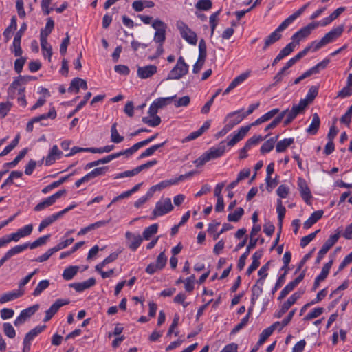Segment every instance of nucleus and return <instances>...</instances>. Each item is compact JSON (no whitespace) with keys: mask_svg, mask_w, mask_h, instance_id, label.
<instances>
[{"mask_svg":"<svg viewBox=\"0 0 352 352\" xmlns=\"http://www.w3.org/2000/svg\"><path fill=\"white\" fill-rule=\"evenodd\" d=\"M344 31V25H341L336 28L332 29L327 32L320 41H314L309 45L307 46L304 50L298 52L293 58L297 63L300 59L304 57L309 51L316 52L325 45L333 42L339 37Z\"/></svg>","mask_w":352,"mask_h":352,"instance_id":"nucleus-1","label":"nucleus"},{"mask_svg":"<svg viewBox=\"0 0 352 352\" xmlns=\"http://www.w3.org/2000/svg\"><path fill=\"white\" fill-rule=\"evenodd\" d=\"M265 121L263 118V116L260 117L257 120H256L254 122L251 124V125H248L245 126H242L240 129L236 132H233L231 135H230L227 138L230 139L228 142V146H233L236 143L242 140L244 137L246 135L248 132L250 131L251 126H257L259 125Z\"/></svg>","mask_w":352,"mask_h":352,"instance_id":"nucleus-2","label":"nucleus"},{"mask_svg":"<svg viewBox=\"0 0 352 352\" xmlns=\"http://www.w3.org/2000/svg\"><path fill=\"white\" fill-rule=\"evenodd\" d=\"M265 121L263 118V116L260 117L257 120H256L254 122L251 124V125H248L245 126H242L240 129L236 132H233L231 135H230L227 138L230 139L228 142V146H233L236 143L242 140L244 137L246 135L248 132L250 131L251 126H257L259 125Z\"/></svg>","mask_w":352,"mask_h":352,"instance_id":"nucleus-3","label":"nucleus"},{"mask_svg":"<svg viewBox=\"0 0 352 352\" xmlns=\"http://www.w3.org/2000/svg\"><path fill=\"white\" fill-rule=\"evenodd\" d=\"M189 66L186 63L184 58L180 56L175 66L168 73L167 79L179 80L188 72Z\"/></svg>","mask_w":352,"mask_h":352,"instance_id":"nucleus-4","label":"nucleus"},{"mask_svg":"<svg viewBox=\"0 0 352 352\" xmlns=\"http://www.w3.org/2000/svg\"><path fill=\"white\" fill-rule=\"evenodd\" d=\"M288 26L289 25L283 21L274 32L265 38L263 50H267L271 45L278 41L282 38V32L287 29Z\"/></svg>","mask_w":352,"mask_h":352,"instance_id":"nucleus-5","label":"nucleus"},{"mask_svg":"<svg viewBox=\"0 0 352 352\" xmlns=\"http://www.w3.org/2000/svg\"><path fill=\"white\" fill-rule=\"evenodd\" d=\"M317 23H309L307 25L300 28L298 31L294 33L291 39L292 42L289 43H294V47L299 45L300 41L308 37L311 32L317 28Z\"/></svg>","mask_w":352,"mask_h":352,"instance_id":"nucleus-6","label":"nucleus"},{"mask_svg":"<svg viewBox=\"0 0 352 352\" xmlns=\"http://www.w3.org/2000/svg\"><path fill=\"white\" fill-rule=\"evenodd\" d=\"M176 25L184 39L191 45H196L197 36L195 32L191 30L183 21H177Z\"/></svg>","mask_w":352,"mask_h":352,"instance_id":"nucleus-7","label":"nucleus"},{"mask_svg":"<svg viewBox=\"0 0 352 352\" xmlns=\"http://www.w3.org/2000/svg\"><path fill=\"white\" fill-rule=\"evenodd\" d=\"M173 209V206L170 198L162 199L156 203L155 208L152 213L153 215V219L159 216H163L172 211Z\"/></svg>","mask_w":352,"mask_h":352,"instance_id":"nucleus-8","label":"nucleus"},{"mask_svg":"<svg viewBox=\"0 0 352 352\" xmlns=\"http://www.w3.org/2000/svg\"><path fill=\"white\" fill-rule=\"evenodd\" d=\"M340 236V231L338 230L336 234L331 235L322 245L318 253L316 263H320L327 252L337 243Z\"/></svg>","mask_w":352,"mask_h":352,"instance_id":"nucleus-9","label":"nucleus"},{"mask_svg":"<svg viewBox=\"0 0 352 352\" xmlns=\"http://www.w3.org/2000/svg\"><path fill=\"white\" fill-rule=\"evenodd\" d=\"M152 27L155 30L154 41L159 44H163L166 39V24L157 19L154 20Z\"/></svg>","mask_w":352,"mask_h":352,"instance_id":"nucleus-10","label":"nucleus"},{"mask_svg":"<svg viewBox=\"0 0 352 352\" xmlns=\"http://www.w3.org/2000/svg\"><path fill=\"white\" fill-rule=\"evenodd\" d=\"M158 109H159L157 107L155 104H154L153 102L149 107L148 112V115L153 118H150L148 117H143L142 120V122L152 127H155L160 125L161 123V118L160 116H157Z\"/></svg>","mask_w":352,"mask_h":352,"instance_id":"nucleus-11","label":"nucleus"},{"mask_svg":"<svg viewBox=\"0 0 352 352\" xmlns=\"http://www.w3.org/2000/svg\"><path fill=\"white\" fill-rule=\"evenodd\" d=\"M304 294V291H298L294 293L287 300L285 301L280 310L276 314L277 318H280L285 314L289 309L299 299L301 296Z\"/></svg>","mask_w":352,"mask_h":352,"instance_id":"nucleus-12","label":"nucleus"},{"mask_svg":"<svg viewBox=\"0 0 352 352\" xmlns=\"http://www.w3.org/2000/svg\"><path fill=\"white\" fill-rule=\"evenodd\" d=\"M39 305L38 304L34 305L27 309L22 310L19 316L16 318L14 323L15 326H19L23 324L29 318L35 314L38 309Z\"/></svg>","mask_w":352,"mask_h":352,"instance_id":"nucleus-13","label":"nucleus"},{"mask_svg":"<svg viewBox=\"0 0 352 352\" xmlns=\"http://www.w3.org/2000/svg\"><path fill=\"white\" fill-rule=\"evenodd\" d=\"M69 303V300L66 299H57L51 307L45 311V316L43 319L44 322L49 321L59 310V309Z\"/></svg>","mask_w":352,"mask_h":352,"instance_id":"nucleus-14","label":"nucleus"},{"mask_svg":"<svg viewBox=\"0 0 352 352\" xmlns=\"http://www.w3.org/2000/svg\"><path fill=\"white\" fill-rule=\"evenodd\" d=\"M298 188L302 199L309 205L311 204L310 199L312 198L311 190L305 179L299 177L298 179Z\"/></svg>","mask_w":352,"mask_h":352,"instance_id":"nucleus-15","label":"nucleus"},{"mask_svg":"<svg viewBox=\"0 0 352 352\" xmlns=\"http://www.w3.org/2000/svg\"><path fill=\"white\" fill-rule=\"evenodd\" d=\"M125 237L127 241V245L132 251H135L143 241V238L140 234H135L131 232H126Z\"/></svg>","mask_w":352,"mask_h":352,"instance_id":"nucleus-16","label":"nucleus"},{"mask_svg":"<svg viewBox=\"0 0 352 352\" xmlns=\"http://www.w3.org/2000/svg\"><path fill=\"white\" fill-rule=\"evenodd\" d=\"M228 146V144H227ZM226 144L224 141L221 142L217 146L210 148L206 153L210 161L221 157L226 152Z\"/></svg>","mask_w":352,"mask_h":352,"instance_id":"nucleus-17","label":"nucleus"},{"mask_svg":"<svg viewBox=\"0 0 352 352\" xmlns=\"http://www.w3.org/2000/svg\"><path fill=\"white\" fill-rule=\"evenodd\" d=\"M242 110L236 111L230 113L226 118V122H228L226 125L232 130L236 125L239 124L245 118L244 116L240 114Z\"/></svg>","mask_w":352,"mask_h":352,"instance_id":"nucleus-18","label":"nucleus"},{"mask_svg":"<svg viewBox=\"0 0 352 352\" xmlns=\"http://www.w3.org/2000/svg\"><path fill=\"white\" fill-rule=\"evenodd\" d=\"M23 85L19 80L18 77L11 83L10 85L8 93L9 96L12 99L14 98L15 95H21L25 92V87L23 86Z\"/></svg>","mask_w":352,"mask_h":352,"instance_id":"nucleus-19","label":"nucleus"},{"mask_svg":"<svg viewBox=\"0 0 352 352\" xmlns=\"http://www.w3.org/2000/svg\"><path fill=\"white\" fill-rule=\"evenodd\" d=\"M157 72V67L154 65H149L144 67H138L137 74L141 79H146L151 77Z\"/></svg>","mask_w":352,"mask_h":352,"instance_id":"nucleus-20","label":"nucleus"},{"mask_svg":"<svg viewBox=\"0 0 352 352\" xmlns=\"http://www.w3.org/2000/svg\"><path fill=\"white\" fill-rule=\"evenodd\" d=\"M24 294V289L10 291L0 295V303L3 304L21 297Z\"/></svg>","mask_w":352,"mask_h":352,"instance_id":"nucleus-21","label":"nucleus"},{"mask_svg":"<svg viewBox=\"0 0 352 352\" xmlns=\"http://www.w3.org/2000/svg\"><path fill=\"white\" fill-rule=\"evenodd\" d=\"M80 88H82L84 90L87 89L88 87L87 81L78 77L74 78L70 83V86L68 88V91L70 93L78 94L79 92Z\"/></svg>","mask_w":352,"mask_h":352,"instance_id":"nucleus-22","label":"nucleus"},{"mask_svg":"<svg viewBox=\"0 0 352 352\" xmlns=\"http://www.w3.org/2000/svg\"><path fill=\"white\" fill-rule=\"evenodd\" d=\"M96 284V279L94 277L82 283H74L69 285V287L74 288L76 292H80L89 289Z\"/></svg>","mask_w":352,"mask_h":352,"instance_id":"nucleus-23","label":"nucleus"},{"mask_svg":"<svg viewBox=\"0 0 352 352\" xmlns=\"http://www.w3.org/2000/svg\"><path fill=\"white\" fill-rule=\"evenodd\" d=\"M62 152L58 149L57 145H54L50 151L47 156L45 158V165L50 166L55 162V161L60 158Z\"/></svg>","mask_w":352,"mask_h":352,"instance_id":"nucleus-24","label":"nucleus"},{"mask_svg":"<svg viewBox=\"0 0 352 352\" xmlns=\"http://www.w3.org/2000/svg\"><path fill=\"white\" fill-rule=\"evenodd\" d=\"M263 254V251L260 250L254 253L252 256V262L251 265L248 267L246 274L250 276L255 270H256L260 265L259 260L262 257Z\"/></svg>","mask_w":352,"mask_h":352,"instance_id":"nucleus-25","label":"nucleus"},{"mask_svg":"<svg viewBox=\"0 0 352 352\" xmlns=\"http://www.w3.org/2000/svg\"><path fill=\"white\" fill-rule=\"evenodd\" d=\"M280 324V322H276L270 327L265 329L260 334L259 340L257 342V345L260 346L263 344L265 340L272 334L276 327Z\"/></svg>","mask_w":352,"mask_h":352,"instance_id":"nucleus-26","label":"nucleus"},{"mask_svg":"<svg viewBox=\"0 0 352 352\" xmlns=\"http://www.w3.org/2000/svg\"><path fill=\"white\" fill-rule=\"evenodd\" d=\"M307 107V103L304 101H300L298 104L293 105L292 108L289 110L286 109L287 113L294 120L296 118L298 114L304 112L305 109Z\"/></svg>","mask_w":352,"mask_h":352,"instance_id":"nucleus-27","label":"nucleus"},{"mask_svg":"<svg viewBox=\"0 0 352 352\" xmlns=\"http://www.w3.org/2000/svg\"><path fill=\"white\" fill-rule=\"evenodd\" d=\"M294 50V43H288L283 48L272 62V65H276L280 60L289 55Z\"/></svg>","mask_w":352,"mask_h":352,"instance_id":"nucleus-28","label":"nucleus"},{"mask_svg":"<svg viewBox=\"0 0 352 352\" xmlns=\"http://www.w3.org/2000/svg\"><path fill=\"white\" fill-rule=\"evenodd\" d=\"M323 213V210H317L313 212L309 218L304 222L303 228L305 229L310 228L314 224H315L319 219L322 218Z\"/></svg>","mask_w":352,"mask_h":352,"instance_id":"nucleus-29","label":"nucleus"},{"mask_svg":"<svg viewBox=\"0 0 352 352\" xmlns=\"http://www.w3.org/2000/svg\"><path fill=\"white\" fill-rule=\"evenodd\" d=\"M320 125V120L318 115V113H315L313 114L312 116V120L309 126V127L307 129L306 131L309 135H316L319 129Z\"/></svg>","mask_w":352,"mask_h":352,"instance_id":"nucleus-30","label":"nucleus"},{"mask_svg":"<svg viewBox=\"0 0 352 352\" xmlns=\"http://www.w3.org/2000/svg\"><path fill=\"white\" fill-rule=\"evenodd\" d=\"M45 328V326H37L33 329L30 330L26 335L25 336V338L23 339L24 342H29L31 343L32 340L34 339V338L41 333L44 329Z\"/></svg>","mask_w":352,"mask_h":352,"instance_id":"nucleus-31","label":"nucleus"},{"mask_svg":"<svg viewBox=\"0 0 352 352\" xmlns=\"http://www.w3.org/2000/svg\"><path fill=\"white\" fill-rule=\"evenodd\" d=\"M278 135L265 141L261 147V153L263 154L270 152L274 147V143L278 140Z\"/></svg>","mask_w":352,"mask_h":352,"instance_id":"nucleus-32","label":"nucleus"},{"mask_svg":"<svg viewBox=\"0 0 352 352\" xmlns=\"http://www.w3.org/2000/svg\"><path fill=\"white\" fill-rule=\"evenodd\" d=\"M54 27V22L51 18H48L45 29H42L40 33V38H47Z\"/></svg>","mask_w":352,"mask_h":352,"instance_id":"nucleus-33","label":"nucleus"},{"mask_svg":"<svg viewBox=\"0 0 352 352\" xmlns=\"http://www.w3.org/2000/svg\"><path fill=\"white\" fill-rule=\"evenodd\" d=\"M60 217L58 215L57 213L53 214L52 215L46 217L41 222L38 226V231L41 232L43 229L51 225L52 223L56 221Z\"/></svg>","mask_w":352,"mask_h":352,"instance_id":"nucleus-34","label":"nucleus"},{"mask_svg":"<svg viewBox=\"0 0 352 352\" xmlns=\"http://www.w3.org/2000/svg\"><path fill=\"white\" fill-rule=\"evenodd\" d=\"M111 140L116 144H119L124 140V137L120 135L117 130L116 122L113 123L111 128Z\"/></svg>","mask_w":352,"mask_h":352,"instance_id":"nucleus-35","label":"nucleus"},{"mask_svg":"<svg viewBox=\"0 0 352 352\" xmlns=\"http://www.w3.org/2000/svg\"><path fill=\"white\" fill-rule=\"evenodd\" d=\"M78 266H69L65 269L63 273V278L66 280H72L78 272Z\"/></svg>","mask_w":352,"mask_h":352,"instance_id":"nucleus-36","label":"nucleus"},{"mask_svg":"<svg viewBox=\"0 0 352 352\" xmlns=\"http://www.w3.org/2000/svg\"><path fill=\"white\" fill-rule=\"evenodd\" d=\"M166 143V142L164 141L160 144L153 145L152 146L146 148L143 153H141V155L139 157V159H142L153 155L157 150L164 146Z\"/></svg>","mask_w":352,"mask_h":352,"instance_id":"nucleus-37","label":"nucleus"},{"mask_svg":"<svg viewBox=\"0 0 352 352\" xmlns=\"http://www.w3.org/2000/svg\"><path fill=\"white\" fill-rule=\"evenodd\" d=\"M294 143V138H285L278 142L276 146V150L278 153L284 152L287 147Z\"/></svg>","mask_w":352,"mask_h":352,"instance_id":"nucleus-38","label":"nucleus"},{"mask_svg":"<svg viewBox=\"0 0 352 352\" xmlns=\"http://www.w3.org/2000/svg\"><path fill=\"white\" fill-rule=\"evenodd\" d=\"M318 93V87L316 86H311L309 88L305 98L301 99L300 101H304L305 102L307 103V106L317 96Z\"/></svg>","mask_w":352,"mask_h":352,"instance_id":"nucleus-39","label":"nucleus"},{"mask_svg":"<svg viewBox=\"0 0 352 352\" xmlns=\"http://www.w3.org/2000/svg\"><path fill=\"white\" fill-rule=\"evenodd\" d=\"M118 256V253L113 252L110 255H109L107 258H105L101 263L96 265L95 267L96 271H99L100 269H102L107 264H109L115 260L117 259Z\"/></svg>","mask_w":352,"mask_h":352,"instance_id":"nucleus-40","label":"nucleus"},{"mask_svg":"<svg viewBox=\"0 0 352 352\" xmlns=\"http://www.w3.org/2000/svg\"><path fill=\"white\" fill-rule=\"evenodd\" d=\"M28 248V243H25L21 244V245H18L13 247L12 248L6 252V254H7V256H8L10 258L13 256L25 251Z\"/></svg>","mask_w":352,"mask_h":352,"instance_id":"nucleus-41","label":"nucleus"},{"mask_svg":"<svg viewBox=\"0 0 352 352\" xmlns=\"http://www.w3.org/2000/svg\"><path fill=\"white\" fill-rule=\"evenodd\" d=\"M28 248V243H25L21 244V245H18L13 247L12 248L6 252V254H7V256H8L10 258L13 256L25 251Z\"/></svg>","mask_w":352,"mask_h":352,"instance_id":"nucleus-42","label":"nucleus"},{"mask_svg":"<svg viewBox=\"0 0 352 352\" xmlns=\"http://www.w3.org/2000/svg\"><path fill=\"white\" fill-rule=\"evenodd\" d=\"M309 6V3H306L302 7H301L299 10L295 12L294 14L288 16L287 19L284 20L287 23V25H290L296 20L298 17H299L306 10V8Z\"/></svg>","mask_w":352,"mask_h":352,"instance_id":"nucleus-43","label":"nucleus"},{"mask_svg":"<svg viewBox=\"0 0 352 352\" xmlns=\"http://www.w3.org/2000/svg\"><path fill=\"white\" fill-rule=\"evenodd\" d=\"M158 229V225L154 223L150 226L146 228L143 232V239L145 240H149L153 235L157 233Z\"/></svg>","mask_w":352,"mask_h":352,"instance_id":"nucleus-44","label":"nucleus"},{"mask_svg":"<svg viewBox=\"0 0 352 352\" xmlns=\"http://www.w3.org/2000/svg\"><path fill=\"white\" fill-rule=\"evenodd\" d=\"M252 310V308L250 307L248 314L243 318H242L241 322L238 324H236L232 330L231 333L232 334H235L237 332H239L241 329H243L248 324V322L249 321V317L250 315V312Z\"/></svg>","mask_w":352,"mask_h":352,"instance_id":"nucleus-45","label":"nucleus"},{"mask_svg":"<svg viewBox=\"0 0 352 352\" xmlns=\"http://www.w3.org/2000/svg\"><path fill=\"white\" fill-rule=\"evenodd\" d=\"M16 19L15 16H13L11 19L10 25L3 32V36L6 38V41L10 39L12 32L16 30Z\"/></svg>","mask_w":352,"mask_h":352,"instance_id":"nucleus-46","label":"nucleus"},{"mask_svg":"<svg viewBox=\"0 0 352 352\" xmlns=\"http://www.w3.org/2000/svg\"><path fill=\"white\" fill-rule=\"evenodd\" d=\"M28 151V148H23L22 151H20V153L18 154V155L14 158V160L8 163L4 164L5 167H14L16 166L18 163L25 156Z\"/></svg>","mask_w":352,"mask_h":352,"instance_id":"nucleus-47","label":"nucleus"},{"mask_svg":"<svg viewBox=\"0 0 352 352\" xmlns=\"http://www.w3.org/2000/svg\"><path fill=\"white\" fill-rule=\"evenodd\" d=\"M250 74V71L241 74L239 76L234 78L230 85L234 89L238 85L243 82L248 78Z\"/></svg>","mask_w":352,"mask_h":352,"instance_id":"nucleus-48","label":"nucleus"},{"mask_svg":"<svg viewBox=\"0 0 352 352\" xmlns=\"http://www.w3.org/2000/svg\"><path fill=\"white\" fill-rule=\"evenodd\" d=\"M333 260H331L328 263H327L322 267V271L320 272V274L316 276V278L319 279L321 281L324 280L329 273V270L333 265Z\"/></svg>","mask_w":352,"mask_h":352,"instance_id":"nucleus-49","label":"nucleus"},{"mask_svg":"<svg viewBox=\"0 0 352 352\" xmlns=\"http://www.w3.org/2000/svg\"><path fill=\"white\" fill-rule=\"evenodd\" d=\"M49 285L50 281L48 280H43L40 281L32 293L33 296H39L45 289L49 287Z\"/></svg>","mask_w":352,"mask_h":352,"instance_id":"nucleus-50","label":"nucleus"},{"mask_svg":"<svg viewBox=\"0 0 352 352\" xmlns=\"http://www.w3.org/2000/svg\"><path fill=\"white\" fill-rule=\"evenodd\" d=\"M50 238V234H47L39 237L32 243H28V248L30 249H35L39 246L43 245L46 243L47 241Z\"/></svg>","mask_w":352,"mask_h":352,"instance_id":"nucleus-51","label":"nucleus"},{"mask_svg":"<svg viewBox=\"0 0 352 352\" xmlns=\"http://www.w3.org/2000/svg\"><path fill=\"white\" fill-rule=\"evenodd\" d=\"M91 92H87L85 94V96H84V99L83 100H82L78 105L77 107H76V109L72 111L67 116L68 118H72L73 116H74L80 109H81L87 102V101L89 100V99L91 98Z\"/></svg>","mask_w":352,"mask_h":352,"instance_id":"nucleus-52","label":"nucleus"},{"mask_svg":"<svg viewBox=\"0 0 352 352\" xmlns=\"http://www.w3.org/2000/svg\"><path fill=\"white\" fill-rule=\"evenodd\" d=\"M244 214V210L242 208H238L234 212L228 216V220L232 222L239 221Z\"/></svg>","mask_w":352,"mask_h":352,"instance_id":"nucleus-53","label":"nucleus"},{"mask_svg":"<svg viewBox=\"0 0 352 352\" xmlns=\"http://www.w3.org/2000/svg\"><path fill=\"white\" fill-rule=\"evenodd\" d=\"M176 98V95L170 97H166V98H160L153 101L154 104L157 106L158 109H162L164 107L166 106L170 102Z\"/></svg>","mask_w":352,"mask_h":352,"instance_id":"nucleus-54","label":"nucleus"},{"mask_svg":"<svg viewBox=\"0 0 352 352\" xmlns=\"http://www.w3.org/2000/svg\"><path fill=\"white\" fill-rule=\"evenodd\" d=\"M286 113L287 111H283L280 113H279L278 116L275 118V119L265 127V131H267L275 128L279 123H280Z\"/></svg>","mask_w":352,"mask_h":352,"instance_id":"nucleus-55","label":"nucleus"},{"mask_svg":"<svg viewBox=\"0 0 352 352\" xmlns=\"http://www.w3.org/2000/svg\"><path fill=\"white\" fill-rule=\"evenodd\" d=\"M56 117V111L54 107H52L47 113H44L39 116L34 117V121H36L38 122L46 120L47 118H50V119L53 120V119H55Z\"/></svg>","mask_w":352,"mask_h":352,"instance_id":"nucleus-56","label":"nucleus"},{"mask_svg":"<svg viewBox=\"0 0 352 352\" xmlns=\"http://www.w3.org/2000/svg\"><path fill=\"white\" fill-rule=\"evenodd\" d=\"M276 211L278 213V219L279 225H280V227L281 228L283 219L285 217L286 209L283 206V203L280 199H278V201H277Z\"/></svg>","mask_w":352,"mask_h":352,"instance_id":"nucleus-57","label":"nucleus"},{"mask_svg":"<svg viewBox=\"0 0 352 352\" xmlns=\"http://www.w3.org/2000/svg\"><path fill=\"white\" fill-rule=\"evenodd\" d=\"M263 292V288L261 286L254 285L252 288V298H251V303L252 306L250 307L253 308V306L255 303V301L258 299L260 295Z\"/></svg>","mask_w":352,"mask_h":352,"instance_id":"nucleus-58","label":"nucleus"},{"mask_svg":"<svg viewBox=\"0 0 352 352\" xmlns=\"http://www.w3.org/2000/svg\"><path fill=\"white\" fill-rule=\"evenodd\" d=\"M54 204L51 201V199L48 197L43 199L42 201L38 203L34 208V210L35 212H39L43 210L44 209L52 206Z\"/></svg>","mask_w":352,"mask_h":352,"instance_id":"nucleus-59","label":"nucleus"},{"mask_svg":"<svg viewBox=\"0 0 352 352\" xmlns=\"http://www.w3.org/2000/svg\"><path fill=\"white\" fill-rule=\"evenodd\" d=\"M212 3L211 0H199L195 8L199 10H208L212 8Z\"/></svg>","mask_w":352,"mask_h":352,"instance_id":"nucleus-60","label":"nucleus"},{"mask_svg":"<svg viewBox=\"0 0 352 352\" xmlns=\"http://www.w3.org/2000/svg\"><path fill=\"white\" fill-rule=\"evenodd\" d=\"M40 41L42 50L46 52V55H47L49 60H50L52 55V48L51 45L47 42V38H40Z\"/></svg>","mask_w":352,"mask_h":352,"instance_id":"nucleus-61","label":"nucleus"},{"mask_svg":"<svg viewBox=\"0 0 352 352\" xmlns=\"http://www.w3.org/2000/svg\"><path fill=\"white\" fill-rule=\"evenodd\" d=\"M4 333L10 338H13L16 336V331L12 325L9 322H5L3 324Z\"/></svg>","mask_w":352,"mask_h":352,"instance_id":"nucleus-62","label":"nucleus"},{"mask_svg":"<svg viewBox=\"0 0 352 352\" xmlns=\"http://www.w3.org/2000/svg\"><path fill=\"white\" fill-rule=\"evenodd\" d=\"M323 311L324 309L322 307L315 308L305 316L304 320H311L314 318H316L320 316L323 313Z\"/></svg>","mask_w":352,"mask_h":352,"instance_id":"nucleus-63","label":"nucleus"},{"mask_svg":"<svg viewBox=\"0 0 352 352\" xmlns=\"http://www.w3.org/2000/svg\"><path fill=\"white\" fill-rule=\"evenodd\" d=\"M320 231V230L319 229L315 231L314 232L309 234L307 236H303L300 240V246L302 248H305V246H307L311 241H313L315 239L316 234Z\"/></svg>","mask_w":352,"mask_h":352,"instance_id":"nucleus-64","label":"nucleus"}]
</instances>
